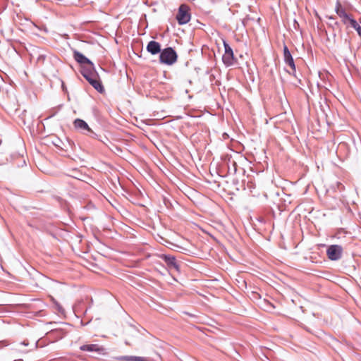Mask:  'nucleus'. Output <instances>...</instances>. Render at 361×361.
Instances as JSON below:
<instances>
[{
  "mask_svg": "<svg viewBox=\"0 0 361 361\" xmlns=\"http://www.w3.org/2000/svg\"><path fill=\"white\" fill-rule=\"evenodd\" d=\"M177 54L171 47L164 49L159 55V60L161 63L172 65L177 61Z\"/></svg>",
  "mask_w": 361,
  "mask_h": 361,
  "instance_id": "obj_1",
  "label": "nucleus"
},
{
  "mask_svg": "<svg viewBox=\"0 0 361 361\" xmlns=\"http://www.w3.org/2000/svg\"><path fill=\"white\" fill-rule=\"evenodd\" d=\"M91 69H85L82 71V75L92 85V86L99 92L102 93L104 91V88L101 82L97 80V75L90 71Z\"/></svg>",
  "mask_w": 361,
  "mask_h": 361,
  "instance_id": "obj_2",
  "label": "nucleus"
},
{
  "mask_svg": "<svg viewBox=\"0 0 361 361\" xmlns=\"http://www.w3.org/2000/svg\"><path fill=\"white\" fill-rule=\"evenodd\" d=\"M191 18L190 8L185 4H181L178 8V13L176 15V19L178 24L184 25L190 21Z\"/></svg>",
  "mask_w": 361,
  "mask_h": 361,
  "instance_id": "obj_3",
  "label": "nucleus"
},
{
  "mask_svg": "<svg viewBox=\"0 0 361 361\" xmlns=\"http://www.w3.org/2000/svg\"><path fill=\"white\" fill-rule=\"evenodd\" d=\"M224 47L225 51L222 56V61L226 66H233L235 62L233 49L226 41H224Z\"/></svg>",
  "mask_w": 361,
  "mask_h": 361,
  "instance_id": "obj_4",
  "label": "nucleus"
},
{
  "mask_svg": "<svg viewBox=\"0 0 361 361\" xmlns=\"http://www.w3.org/2000/svg\"><path fill=\"white\" fill-rule=\"evenodd\" d=\"M343 248L338 245H331L326 250V255L329 259L336 261L341 258Z\"/></svg>",
  "mask_w": 361,
  "mask_h": 361,
  "instance_id": "obj_5",
  "label": "nucleus"
},
{
  "mask_svg": "<svg viewBox=\"0 0 361 361\" xmlns=\"http://www.w3.org/2000/svg\"><path fill=\"white\" fill-rule=\"evenodd\" d=\"M73 126L75 129L80 130L85 135H90L92 137L96 135L87 123L82 119L76 118L73 122Z\"/></svg>",
  "mask_w": 361,
  "mask_h": 361,
  "instance_id": "obj_6",
  "label": "nucleus"
},
{
  "mask_svg": "<svg viewBox=\"0 0 361 361\" xmlns=\"http://www.w3.org/2000/svg\"><path fill=\"white\" fill-rule=\"evenodd\" d=\"M73 58L80 64L87 65L88 66L87 69H94L93 63L80 52L74 51Z\"/></svg>",
  "mask_w": 361,
  "mask_h": 361,
  "instance_id": "obj_7",
  "label": "nucleus"
},
{
  "mask_svg": "<svg viewBox=\"0 0 361 361\" xmlns=\"http://www.w3.org/2000/svg\"><path fill=\"white\" fill-rule=\"evenodd\" d=\"M80 349L82 351H88L95 353L97 355L105 354V348L97 344H87L82 345L80 347Z\"/></svg>",
  "mask_w": 361,
  "mask_h": 361,
  "instance_id": "obj_8",
  "label": "nucleus"
},
{
  "mask_svg": "<svg viewBox=\"0 0 361 361\" xmlns=\"http://www.w3.org/2000/svg\"><path fill=\"white\" fill-rule=\"evenodd\" d=\"M160 257L165 262V263L170 269L173 268L175 270L179 271L180 265L176 262V257L174 256L169 255H162Z\"/></svg>",
  "mask_w": 361,
  "mask_h": 361,
  "instance_id": "obj_9",
  "label": "nucleus"
},
{
  "mask_svg": "<svg viewBox=\"0 0 361 361\" xmlns=\"http://www.w3.org/2000/svg\"><path fill=\"white\" fill-rule=\"evenodd\" d=\"M283 58L285 63L290 67L293 73L295 72V65L293 59L286 45L283 47Z\"/></svg>",
  "mask_w": 361,
  "mask_h": 361,
  "instance_id": "obj_10",
  "label": "nucleus"
},
{
  "mask_svg": "<svg viewBox=\"0 0 361 361\" xmlns=\"http://www.w3.org/2000/svg\"><path fill=\"white\" fill-rule=\"evenodd\" d=\"M147 50L150 54L155 55L161 53V45L156 41H150L147 46Z\"/></svg>",
  "mask_w": 361,
  "mask_h": 361,
  "instance_id": "obj_11",
  "label": "nucleus"
},
{
  "mask_svg": "<svg viewBox=\"0 0 361 361\" xmlns=\"http://www.w3.org/2000/svg\"><path fill=\"white\" fill-rule=\"evenodd\" d=\"M115 359L119 361H149L147 357L134 355L118 356Z\"/></svg>",
  "mask_w": 361,
  "mask_h": 361,
  "instance_id": "obj_12",
  "label": "nucleus"
},
{
  "mask_svg": "<svg viewBox=\"0 0 361 361\" xmlns=\"http://www.w3.org/2000/svg\"><path fill=\"white\" fill-rule=\"evenodd\" d=\"M335 11L339 17L344 16L347 13L338 1L336 3Z\"/></svg>",
  "mask_w": 361,
  "mask_h": 361,
  "instance_id": "obj_13",
  "label": "nucleus"
},
{
  "mask_svg": "<svg viewBox=\"0 0 361 361\" xmlns=\"http://www.w3.org/2000/svg\"><path fill=\"white\" fill-rule=\"evenodd\" d=\"M350 25L357 32L358 35L361 36V26L357 23V22L355 20H350Z\"/></svg>",
  "mask_w": 361,
  "mask_h": 361,
  "instance_id": "obj_14",
  "label": "nucleus"
},
{
  "mask_svg": "<svg viewBox=\"0 0 361 361\" xmlns=\"http://www.w3.org/2000/svg\"><path fill=\"white\" fill-rule=\"evenodd\" d=\"M341 18H342V21L343 22L344 24H350V20H354L353 18H350L348 13L345 14L344 16H342Z\"/></svg>",
  "mask_w": 361,
  "mask_h": 361,
  "instance_id": "obj_15",
  "label": "nucleus"
},
{
  "mask_svg": "<svg viewBox=\"0 0 361 361\" xmlns=\"http://www.w3.org/2000/svg\"><path fill=\"white\" fill-rule=\"evenodd\" d=\"M56 309L57 310L61 312V313H63V309L62 308V307L57 302H56Z\"/></svg>",
  "mask_w": 361,
  "mask_h": 361,
  "instance_id": "obj_16",
  "label": "nucleus"
},
{
  "mask_svg": "<svg viewBox=\"0 0 361 361\" xmlns=\"http://www.w3.org/2000/svg\"><path fill=\"white\" fill-rule=\"evenodd\" d=\"M22 345H28V343L25 342V341H23L21 343Z\"/></svg>",
  "mask_w": 361,
  "mask_h": 361,
  "instance_id": "obj_17",
  "label": "nucleus"
}]
</instances>
